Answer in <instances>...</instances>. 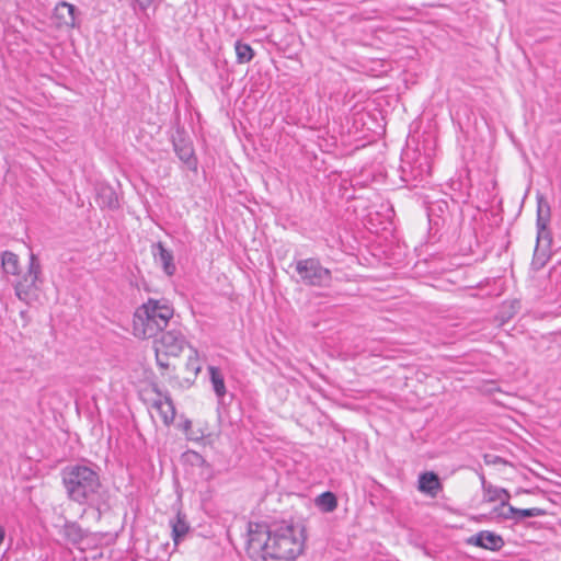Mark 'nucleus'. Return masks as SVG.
Returning <instances> with one entry per match:
<instances>
[{
	"label": "nucleus",
	"instance_id": "obj_7",
	"mask_svg": "<svg viewBox=\"0 0 561 561\" xmlns=\"http://www.w3.org/2000/svg\"><path fill=\"white\" fill-rule=\"evenodd\" d=\"M150 410L152 414L157 413L162 423L167 426L174 421L175 408L171 399L165 394L157 392L156 398L150 402Z\"/></svg>",
	"mask_w": 561,
	"mask_h": 561
},
{
	"label": "nucleus",
	"instance_id": "obj_3",
	"mask_svg": "<svg viewBox=\"0 0 561 561\" xmlns=\"http://www.w3.org/2000/svg\"><path fill=\"white\" fill-rule=\"evenodd\" d=\"M62 482L70 500L84 504L93 501L101 488L99 474L82 465L68 466L62 471Z\"/></svg>",
	"mask_w": 561,
	"mask_h": 561
},
{
	"label": "nucleus",
	"instance_id": "obj_21",
	"mask_svg": "<svg viewBox=\"0 0 561 561\" xmlns=\"http://www.w3.org/2000/svg\"><path fill=\"white\" fill-rule=\"evenodd\" d=\"M234 49L237 55V61L239 64H247L252 60L254 54L250 45L237 42L234 45Z\"/></svg>",
	"mask_w": 561,
	"mask_h": 561
},
{
	"label": "nucleus",
	"instance_id": "obj_27",
	"mask_svg": "<svg viewBox=\"0 0 561 561\" xmlns=\"http://www.w3.org/2000/svg\"><path fill=\"white\" fill-rule=\"evenodd\" d=\"M4 529L3 527L0 525V545H2L3 540H4Z\"/></svg>",
	"mask_w": 561,
	"mask_h": 561
},
{
	"label": "nucleus",
	"instance_id": "obj_2",
	"mask_svg": "<svg viewBox=\"0 0 561 561\" xmlns=\"http://www.w3.org/2000/svg\"><path fill=\"white\" fill-rule=\"evenodd\" d=\"M174 308L167 299L149 298L134 312L133 334L140 340L156 337L168 328Z\"/></svg>",
	"mask_w": 561,
	"mask_h": 561
},
{
	"label": "nucleus",
	"instance_id": "obj_20",
	"mask_svg": "<svg viewBox=\"0 0 561 561\" xmlns=\"http://www.w3.org/2000/svg\"><path fill=\"white\" fill-rule=\"evenodd\" d=\"M208 370L215 393L218 398H222L226 394V386L222 375L219 369L214 366H210Z\"/></svg>",
	"mask_w": 561,
	"mask_h": 561
},
{
	"label": "nucleus",
	"instance_id": "obj_13",
	"mask_svg": "<svg viewBox=\"0 0 561 561\" xmlns=\"http://www.w3.org/2000/svg\"><path fill=\"white\" fill-rule=\"evenodd\" d=\"M484 496L488 502L499 501L501 504L493 510V514L499 516L500 512H505L508 504L510 493L505 489L496 488L493 485L484 486Z\"/></svg>",
	"mask_w": 561,
	"mask_h": 561
},
{
	"label": "nucleus",
	"instance_id": "obj_15",
	"mask_svg": "<svg viewBox=\"0 0 561 561\" xmlns=\"http://www.w3.org/2000/svg\"><path fill=\"white\" fill-rule=\"evenodd\" d=\"M2 270L7 275H20V260L19 256L11 252L4 251L1 255Z\"/></svg>",
	"mask_w": 561,
	"mask_h": 561
},
{
	"label": "nucleus",
	"instance_id": "obj_6",
	"mask_svg": "<svg viewBox=\"0 0 561 561\" xmlns=\"http://www.w3.org/2000/svg\"><path fill=\"white\" fill-rule=\"evenodd\" d=\"M185 345L186 340L181 330L170 329L162 331L160 339L156 341L154 348L156 351H162L165 356H179Z\"/></svg>",
	"mask_w": 561,
	"mask_h": 561
},
{
	"label": "nucleus",
	"instance_id": "obj_9",
	"mask_svg": "<svg viewBox=\"0 0 561 561\" xmlns=\"http://www.w3.org/2000/svg\"><path fill=\"white\" fill-rule=\"evenodd\" d=\"M550 220V207L548 203L542 198H538V207H537V234H538V242H541L542 240H547L548 243L550 242L549 239V232L547 230V226Z\"/></svg>",
	"mask_w": 561,
	"mask_h": 561
},
{
	"label": "nucleus",
	"instance_id": "obj_11",
	"mask_svg": "<svg viewBox=\"0 0 561 561\" xmlns=\"http://www.w3.org/2000/svg\"><path fill=\"white\" fill-rule=\"evenodd\" d=\"M76 7L68 2H60L56 5L54 11V18L57 21V25L59 27H75L76 26V16H75Z\"/></svg>",
	"mask_w": 561,
	"mask_h": 561
},
{
	"label": "nucleus",
	"instance_id": "obj_22",
	"mask_svg": "<svg viewBox=\"0 0 561 561\" xmlns=\"http://www.w3.org/2000/svg\"><path fill=\"white\" fill-rule=\"evenodd\" d=\"M102 205L107 206L108 208H115L118 205L117 197L115 193L111 188H105L100 194Z\"/></svg>",
	"mask_w": 561,
	"mask_h": 561
},
{
	"label": "nucleus",
	"instance_id": "obj_23",
	"mask_svg": "<svg viewBox=\"0 0 561 561\" xmlns=\"http://www.w3.org/2000/svg\"><path fill=\"white\" fill-rule=\"evenodd\" d=\"M67 535L73 540L77 541L81 538L80 529L76 525H69L66 527Z\"/></svg>",
	"mask_w": 561,
	"mask_h": 561
},
{
	"label": "nucleus",
	"instance_id": "obj_8",
	"mask_svg": "<svg viewBox=\"0 0 561 561\" xmlns=\"http://www.w3.org/2000/svg\"><path fill=\"white\" fill-rule=\"evenodd\" d=\"M468 543L474 545L477 547H481L488 550L497 551L504 546V540L501 536L488 531L482 530L477 535L470 537L468 539Z\"/></svg>",
	"mask_w": 561,
	"mask_h": 561
},
{
	"label": "nucleus",
	"instance_id": "obj_30",
	"mask_svg": "<svg viewBox=\"0 0 561 561\" xmlns=\"http://www.w3.org/2000/svg\"><path fill=\"white\" fill-rule=\"evenodd\" d=\"M539 243H540V242H538V241H537V247H539ZM535 251H538V248H535Z\"/></svg>",
	"mask_w": 561,
	"mask_h": 561
},
{
	"label": "nucleus",
	"instance_id": "obj_16",
	"mask_svg": "<svg viewBox=\"0 0 561 561\" xmlns=\"http://www.w3.org/2000/svg\"><path fill=\"white\" fill-rule=\"evenodd\" d=\"M172 527V538L175 545H178L187 534L190 526L185 519L184 515L180 513L176 515L174 519L170 522Z\"/></svg>",
	"mask_w": 561,
	"mask_h": 561
},
{
	"label": "nucleus",
	"instance_id": "obj_29",
	"mask_svg": "<svg viewBox=\"0 0 561 561\" xmlns=\"http://www.w3.org/2000/svg\"><path fill=\"white\" fill-rule=\"evenodd\" d=\"M187 436L190 439H198L199 438L198 436H194L193 434H187Z\"/></svg>",
	"mask_w": 561,
	"mask_h": 561
},
{
	"label": "nucleus",
	"instance_id": "obj_1",
	"mask_svg": "<svg viewBox=\"0 0 561 561\" xmlns=\"http://www.w3.org/2000/svg\"><path fill=\"white\" fill-rule=\"evenodd\" d=\"M247 553L253 561H291L304 549V530L280 525L273 531L265 525H250Z\"/></svg>",
	"mask_w": 561,
	"mask_h": 561
},
{
	"label": "nucleus",
	"instance_id": "obj_4",
	"mask_svg": "<svg viewBox=\"0 0 561 561\" xmlns=\"http://www.w3.org/2000/svg\"><path fill=\"white\" fill-rule=\"evenodd\" d=\"M42 284V266L38 259L32 253L27 271L19 275L13 284L15 295L21 301L32 305L39 299Z\"/></svg>",
	"mask_w": 561,
	"mask_h": 561
},
{
	"label": "nucleus",
	"instance_id": "obj_5",
	"mask_svg": "<svg viewBox=\"0 0 561 561\" xmlns=\"http://www.w3.org/2000/svg\"><path fill=\"white\" fill-rule=\"evenodd\" d=\"M296 272L300 282L309 286H324L331 279L330 271L314 259L299 260L296 263Z\"/></svg>",
	"mask_w": 561,
	"mask_h": 561
},
{
	"label": "nucleus",
	"instance_id": "obj_24",
	"mask_svg": "<svg viewBox=\"0 0 561 561\" xmlns=\"http://www.w3.org/2000/svg\"><path fill=\"white\" fill-rule=\"evenodd\" d=\"M163 355H164V354H163V352H162V351H156V358H157V363H158V365H159L161 368L167 369V368H169L170 364H169V362H168V360H165V359L163 358Z\"/></svg>",
	"mask_w": 561,
	"mask_h": 561
},
{
	"label": "nucleus",
	"instance_id": "obj_28",
	"mask_svg": "<svg viewBox=\"0 0 561 561\" xmlns=\"http://www.w3.org/2000/svg\"><path fill=\"white\" fill-rule=\"evenodd\" d=\"M191 425H192V422H191V421H188V420H187V421H185V423H184V430L187 432V431H188V428L191 427Z\"/></svg>",
	"mask_w": 561,
	"mask_h": 561
},
{
	"label": "nucleus",
	"instance_id": "obj_12",
	"mask_svg": "<svg viewBox=\"0 0 561 561\" xmlns=\"http://www.w3.org/2000/svg\"><path fill=\"white\" fill-rule=\"evenodd\" d=\"M546 514V511L539 507H533V508H516L512 505H508L505 510V512H500L499 517H502L504 519H515L517 522L529 518V517H539L543 516Z\"/></svg>",
	"mask_w": 561,
	"mask_h": 561
},
{
	"label": "nucleus",
	"instance_id": "obj_14",
	"mask_svg": "<svg viewBox=\"0 0 561 561\" xmlns=\"http://www.w3.org/2000/svg\"><path fill=\"white\" fill-rule=\"evenodd\" d=\"M154 259L161 264L164 273L172 276L175 273V265L173 263V254L167 250L161 242L154 245Z\"/></svg>",
	"mask_w": 561,
	"mask_h": 561
},
{
	"label": "nucleus",
	"instance_id": "obj_25",
	"mask_svg": "<svg viewBox=\"0 0 561 561\" xmlns=\"http://www.w3.org/2000/svg\"><path fill=\"white\" fill-rule=\"evenodd\" d=\"M187 368L192 370L195 375H197L201 370V366L198 365L197 359L193 357H190L187 362Z\"/></svg>",
	"mask_w": 561,
	"mask_h": 561
},
{
	"label": "nucleus",
	"instance_id": "obj_10",
	"mask_svg": "<svg viewBox=\"0 0 561 561\" xmlns=\"http://www.w3.org/2000/svg\"><path fill=\"white\" fill-rule=\"evenodd\" d=\"M417 489L420 492L435 497L443 490V485L436 473L426 471L420 474Z\"/></svg>",
	"mask_w": 561,
	"mask_h": 561
},
{
	"label": "nucleus",
	"instance_id": "obj_26",
	"mask_svg": "<svg viewBox=\"0 0 561 561\" xmlns=\"http://www.w3.org/2000/svg\"><path fill=\"white\" fill-rule=\"evenodd\" d=\"M141 11H146L153 2V0H134Z\"/></svg>",
	"mask_w": 561,
	"mask_h": 561
},
{
	"label": "nucleus",
	"instance_id": "obj_18",
	"mask_svg": "<svg viewBox=\"0 0 561 561\" xmlns=\"http://www.w3.org/2000/svg\"><path fill=\"white\" fill-rule=\"evenodd\" d=\"M174 149L179 158L186 163L190 168L195 165L194 151L192 146L184 141L180 140L179 142H174Z\"/></svg>",
	"mask_w": 561,
	"mask_h": 561
},
{
	"label": "nucleus",
	"instance_id": "obj_19",
	"mask_svg": "<svg viewBox=\"0 0 561 561\" xmlns=\"http://www.w3.org/2000/svg\"><path fill=\"white\" fill-rule=\"evenodd\" d=\"M314 504L320 511L329 513L335 510L337 502L332 492H324L314 499Z\"/></svg>",
	"mask_w": 561,
	"mask_h": 561
},
{
	"label": "nucleus",
	"instance_id": "obj_17",
	"mask_svg": "<svg viewBox=\"0 0 561 561\" xmlns=\"http://www.w3.org/2000/svg\"><path fill=\"white\" fill-rule=\"evenodd\" d=\"M376 125V122L371 118L368 112L360 110L353 113V127H356V129L360 127L363 131H373Z\"/></svg>",
	"mask_w": 561,
	"mask_h": 561
}]
</instances>
